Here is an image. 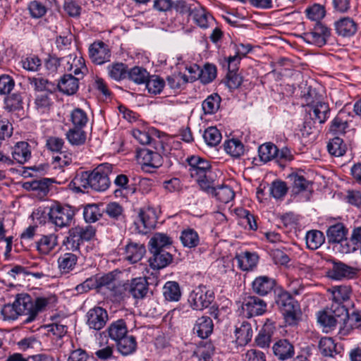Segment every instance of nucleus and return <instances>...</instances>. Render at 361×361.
Here are the masks:
<instances>
[{
    "mask_svg": "<svg viewBox=\"0 0 361 361\" xmlns=\"http://www.w3.org/2000/svg\"><path fill=\"white\" fill-rule=\"evenodd\" d=\"M188 171L200 185L202 190L208 189L211 182L207 178V173L210 171L211 165L205 159L199 156H191L187 158Z\"/></svg>",
    "mask_w": 361,
    "mask_h": 361,
    "instance_id": "1",
    "label": "nucleus"
},
{
    "mask_svg": "<svg viewBox=\"0 0 361 361\" xmlns=\"http://www.w3.org/2000/svg\"><path fill=\"white\" fill-rule=\"evenodd\" d=\"M276 303L280 307L286 324L296 325L301 316L299 304L287 292H282L279 295Z\"/></svg>",
    "mask_w": 361,
    "mask_h": 361,
    "instance_id": "2",
    "label": "nucleus"
},
{
    "mask_svg": "<svg viewBox=\"0 0 361 361\" xmlns=\"http://www.w3.org/2000/svg\"><path fill=\"white\" fill-rule=\"evenodd\" d=\"M95 233V228L90 225L75 226L68 231L66 245L68 250L72 251L79 250L80 245L84 241L92 239Z\"/></svg>",
    "mask_w": 361,
    "mask_h": 361,
    "instance_id": "3",
    "label": "nucleus"
},
{
    "mask_svg": "<svg viewBox=\"0 0 361 361\" xmlns=\"http://www.w3.org/2000/svg\"><path fill=\"white\" fill-rule=\"evenodd\" d=\"M74 216L75 211L71 207L59 203L53 204L48 212L49 221L59 228L69 226Z\"/></svg>",
    "mask_w": 361,
    "mask_h": 361,
    "instance_id": "4",
    "label": "nucleus"
},
{
    "mask_svg": "<svg viewBox=\"0 0 361 361\" xmlns=\"http://www.w3.org/2000/svg\"><path fill=\"white\" fill-rule=\"evenodd\" d=\"M113 166L109 163L99 165L90 173V188L96 191H105L110 185L109 175Z\"/></svg>",
    "mask_w": 361,
    "mask_h": 361,
    "instance_id": "5",
    "label": "nucleus"
},
{
    "mask_svg": "<svg viewBox=\"0 0 361 361\" xmlns=\"http://www.w3.org/2000/svg\"><path fill=\"white\" fill-rule=\"evenodd\" d=\"M214 300L213 290L205 286H199L190 293L188 302L193 310H202L207 308Z\"/></svg>",
    "mask_w": 361,
    "mask_h": 361,
    "instance_id": "6",
    "label": "nucleus"
},
{
    "mask_svg": "<svg viewBox=\"0 0 361 361\" xmlns=\"http://www.w3.org/2000/svg\"><path fill=\"white\" fill-rule=\"evenodd\" d=\"M245 49V51H238L234 56H229L228 59L229 73L227 75L226 85L229 89H237L242 83V78L237 75L235 71L238 69V64L241 59V56H245L252 50V47H243Z\"/></svg>",
    "mask_w": 361,
    "mask_h": 361,
    "instance_id": "7",
    "label": "nucleus"
},
{
    "mask_svg": "<svg viewBox=\"0 0 361 361\" xmlns=\"http://www.w3.org/2000/svg\"><path fill=\"white\" fill-rule=\"evenodd\" d=\"M241 307L247 317H252L264 314L267 311V304L262 298L255 295H248L244 298Z\"/></svg>",
    "mask_w": 361,
    "mask_h": 361,
    "instance_id": "8",
    "label": "nucleus"
},
{
    "mask_svg": "<svg viewBox=\"0 0 361 361\" xmlns=\"http://www.w3.org/2000/svg\"><path fill=\"white\" fill-rule=\"evenodd\" d=\"M157 221L155 210L151 207H146L140 209L135 224L139 233H146L155 227Z\"/></svg>",
    "mask_w": 361,
    "mask_h": 361,
    "instance_id": "9",
    "label": "nucleus"
},
{
    "mask_svg": "<svg viewBox=\"0 0 361 361\" xmlns=\"http://www.w3.org/2000/svg\"><path fill=\"white\" fill-rule=\"evenodd\" d=\"M86 319L87 325L90 329L99 331L108 321V313L101 307H94L87 312Z\"/></svg>",
    "mask_w": 361,
    "mask_h": 361,
    "instance_id": "10",
    "label": "nucleus"
},
{
    "mask_svg": "<svg viewBox=\"0 0 361 361\" xmlns=\"http://www.w3.org/2000/svg\"><path fill=\"white\" fill-rule=\"evenodd\" d=\"M127 286L128 297L132 296L135 299H143L149 292V283L144 277L127 281Z\"/></svg>",
    "mask_w": 361,
    "mask_h": 361,
    "instance_id": "11",
    "label": "nucleus"
},
{
    "mask_svg": "<svg viewBox=\"0 0 361 361\" xmlns=\"http://www.w3.org/2000/svg\"><path fill=\"white\" fill-rule=\"evenodd\" d=\"M11 158L13 163L25 164L32 158V149L30 144L25 141L17 142L11 149Z\"/></svg>",
    "mask_w": 361,
    "mask_h": 361,
    "instance_id": "12",
    "label": "nucleus"
},
{
    "mask_svg": "<svg viewBox=\"0 0 361 361\" xmlns=\"http://www.w3.org/2000/svg\"><path fill=\"white\" fill-rule=\"evenodd\" d=\"M358 269L348 266L341 262H334L332 267L328 271V276L336 280L353 278L357 273Z\"/></svg>",
    "mask_w": 361,
    "mask_h": 361,
    "instance_id": "13",
    "label": "nucleus"
},
{
    "mask_svg": "<svg viewBox=\"0 0 361 361\" xmlns=\"http://www.w3.org/2000/svg\"><path fill=\"white\" fill-rule=\"evenodd\" d=\"M157 145L160 147L158 144ZM164 151L163 145L162 147H159V150H156V152L148 149H143L139 152L138 157L141 159L142 165L156 169L161 166L162 159L160 154L164 152Z\"/></svg>",
    "mask_w": 361,
    "mask_h": 361,
    "instance_id": "14",
    "label": "nucleus"
},
{
    "mask_svg": "<svg viewBox=\"0 0 361 361\" xmlns=\"http://www.w3.org/2000/svg\"><path fill=\"white\" fill-rule=\"evenodd\" d=\"M276 286V281L267 276H259L252 283V291L260 296L267 295Z\"/></svg>",
    "mask_w": 361,
    "mask_h": 361,
    "instance_id": "15",
    "label": "nucleus"
},
{
    "mask_svg": "<svg viewBox=\"0 0 361 361\" xmlns=\"http://www.w3.org/2000/svg\"><path fill=\"white\" fill-rule=\"evenodd\" d=\"M15 302L20 315L27 316V318L25 319L26 322H30L34 320V317H32L33 300L29 295L25 293L17 295Z\"/></svg>",
    "mask_w": 361,
    "mask_h": 361,
    "instance_id": "16",
    "label": "nucleus"
},
{
    "mask_svg": "<svg viewBox=\"0 0 361 361\" xmlns=\"http://www.w3.org/2000/svg\"><path fill=\"white\" fill-rule=\"evenodd\" d=\"M156 133L154 129L149 130L133 129L132 130V135L133 137L141 145H149L152 146L155 150H159V147H162V142L159 138H154L152 137V133Z\"/></svg>",
    "mask_w": 361,
    "mask_h": 361,
    "instance_id": "17",
    "label": "nucleus"
},
{
    "mask_svg": "<svg viewBox=\"0 0 361 361\" xmlns=\"http://www.w3.org/2000/svg\"><path fill=\"white\" fill-rule=\"evenodd\" d=\"M272 350L274 355L281 361L287 360L293 357L294 346L286 339H281L276 342Z\"/></svg>",
    "mask_w": 361,
    "mask_h": 361,
    "instance_id": "18",
    "label": "nucleus"
},
{
    "mask_svg": "<svg viewBox=\"0 0 361 361\" xmlns=\"http://www.w3.org/2000/svg\"><path fill=\"white\" fill-rule=\"evenodd\" d=\"M149 251L152 256L149 258V262L154 269H163L172 262V255L164 250H149Z\"/></svg>",
    "mask_w": 361,
    "mask_h": 361,
    "instance_id": "19",
    "label": "nucleus"
},
{
    "mask_svg": "<svg viewBox=\"0 0 361 361\" xmlns=\"http://www.w3.org/2000/svg\"><path fill=\"white\" fill-rule=\"evenodd\" d=\"M78 257L72 252L61 254L57 259L58 269L61 275H67L73 271L77 264Z\"/></svg>",
    "mask_w": 361,
    "mask_h": 361,
    "instance_id": "20",
    "label": "nucleus"
},
{
    "mask_svg": "<svg viewBox=\"0 0 361 361\" xmlns=\"http://www.w3.org/2000/svg\"><path fill=\"white\" fill-rule=\"evenodd\" d=\"M326 233L329 243L336 244L346 238L348 233V229L343 223L337 222L330 225L328 227Z\"/></svg>",
    "mask_w": 361,
    "mask_h": 361,
    "instance_id": "21",
    "label": "nucleus"
},
{
    "mask_svg": "<svg viewBox=\"0 0 361 361\" xmlns=\"http://www.w3.org/2000/svg\"><path fill=\"white\" fill-rule=\"evenodd\" d=\"M195 10L190 15L197 25L205 29L215 23L214 18L200 4H195Z\"/></svg>",
    "mask_w": 361,
    "mask_h": 361,
    "instance_id": "22",
    "label": "nucleus"
},
{
    "mask_svg": "<svg viewBox=\"0 0 361 361\" xmlns=\"http://www.w3.org/2000/svg\"><path fill=\"white\" fill-rule=\"evenodd\" d=\"M203 190L214 195L219 201L225 204L231 201L235 197V192L230 186L222 185L214 188L212 182L209 184V188Z\"/></svg>",
    "mask_w": 361,
    "mask_h": 361,
    "instance_id": "23",
    "label": "nucleus"
},
{
    "mask_svg": "<svg viewBox=\"0 0 361 361\" xmlns=\"http://www.w3.org/2000/svg\"><path fill=\"white\" fill-rule=\"evenodd\" d=\"M334 25L336 33L344 37L354 35L357 30V24L349 17L341 18L335 22Z\"/></svg>",
    "mask_w": 361,
    "mask_h": 361,
    "instance_id": "24",
    "label": "nucleus"
},
{
    "mask_svg": "<svg viewBox=\"0 0 361 361\" xmlns=\"http://www.w3.org/2000/svg\"><path fill=\"white\" fill-rule=\"evenodd\" d=\"M51 183V179L44 178L25 182L22 187L27 191L35 192L38 196H44L49 192V188Z\"/></svg>",
    "mask_w": 361,
    "mask_h": 361,
    "instance_id": "25",
    "label": "nucleus"
},
{
    "mask_svg": "<svg viewBox=\"0 0 361 361\" xmlns=\"http://www.w3.org/2000/svg\"><path fill=\"white\" fill-rule=\"evenodd\" d=\"M253 331L251 324L247 322H242L236 326L235 330V341L238 345H247L252 339Z\"/></svg>",
    "mask_w": 361,
    "mask_h": 361,
    "instance_id": "26",
    "label": "nucleus"
},
{
    "mask_svg": "<svg viewBox=\"0 0 361 361\" xmlns=\"http://www.w3.org/2000/svg\"><path fill=\"white\" fill-rule=\"evenodd\" d=\"M80 77L73 76L71 74H66L58 83L59 90L68 95L74 94L79 87Z\"/></svg>",
    "mask_w": 361,
    "mask_h": 361,
    "instance_id": "27",
    "label": "nucleus"
},
{
    "mask_svg": "<svg viewBox=\"0 0 361 361\" xmlns=\"http://www.w3.org/2000/svg\"><path fill=\"white\" fill-rule=\"evenodd\" d=\"M235 259L238 267L243 271L252 270L258 262V256L255 252L248 251L237 254Z\"/></svg>",
    "mask_w": 361,
    "mask_h": 361,
    "instance_id": "28",
    "label": "nucleus"
},
{
    "mask_svg": "<svg viewBox=\"0 0 361 361\" xmlns=\"http://www.w3.org/2000/svg\"><path fill=\"white\" fill-rule=\"evenodd\" d=\"M350 113L346 109L341 110L331 121L330 131L334 134L344 133L348 127Z\"/></svg>",
    "mask_w": 361,
    "mask_h": 361,
    "instance_id": "29",
    "label": "nucleus"
},
{
    "mask_svg": "<svg viewBox=\"0 0 361 361\" xmlns=\"http://www.w3.org/2000/svg\"><path fill=\"white\" fill-rule=\"evenodd\" d=\"M310 35L316 43H323L324 44L327 43L334 44V42L331 41L330 28L321 22L316 23Z\"/></svg>",
    "mask_w": 361,
    "mask_h": 361,
    "instance_id": "30",
    "label": "nucleus"
},
{
    "mask_svg": "<svg viewBox=\"0 0 361 361\" xmlns=\"http://www.w3.org/2000/svg\"><path fill=\"white\" fill-rule=\"evenodd\" d=\"M146 250L143 245L130 243L126 246L125 257L131 264L137 263L143 257Z\"/></svg>",
    "mask_w": 361,
    "mask_h": 361,
    "instance_id": "31",
    "label": "nucleus"
},
{
    "mask_svg": "<svg viewBox=\"0 0 361 361\" xmlns=\"http://www.w3.org/2000/svg\"><path fill=\"white\" fill-rule=\"evenodd\" d=\"M57 245V237L54 234L42 235L36 242V248L40 255H49Z\"/></svg>",
    "mask_w": 361,
    "mask_h": 361,
    "instance_id": "32",
    "label": "nucleus"
},
{
    "mask_svg": "<svg viewBox=\"0 0 361 361\" xmlns=\"http://www.w3.org/2000/svg\"><path fill=\"white\" fill-rule=\"evenodd\" d=\"M213 327L212 319L209 317L203 316L197 319L193 330L199 337L206 338L212 334Z\"/></svg>",
    "mask_w": 361,
    "mask_h": 361,
    "instance_id": "33",
    "label": "nucleus"
},
{
    "mask_svg": "<svg viewBox=\"0 0 361 361\" xmlns=\"http://www.w3.org/2000/svg\"><path fill=\"white\" fill-rule=\"evenodd\" d=\"M109 337L115 342L128 334L126 323L123 319H118L110 324L107 328Z\"/></svg>",
    "mask_w": 361,
    "mask_h": 361,
    "instance_id": "34",
    "label": "nucleus"
},
{
    "mask_svg": "<svg viewBox=\"0 0 361 361\" xmlns=\"http://www.w3.org/2000/svg\"><path fill=\"white\" fill-rule=\"evenodd\" d=\"M89 54L93 63L101 65L110 60L111 51L108 47H90Z\"/></svg>",
    "mask_w": 361,
    "mask_h": 361,
    "instance_id": "35",
    "label": "nucleus"
},
{
    "mask_svg": "<svg viewBox=\"0 0 361 361\" xmlns=\"http://www.w3.org/2000/svg\"><path fill=\"white\" fill-rule=\"evenodd\" d=\"M118 350L124 355H128L136 350L137 342L132 335L127 334L116 341Z\"/></svg>",
    "mask_w": 361,
    "mask_h": 361,
    "instance_id": "36",
    "label": "nucleus"
},
{
    "mask_svg": "<svg viewBox=\"0 0 361 361\" xmlns=\"http://www.w3.org/2000/svg\"><path fill=\"white\" fill-rule=\"evenodd\" d=\"M163 295L168 301H178L181 297L179 284L176 281H167L163 287Z\"/></svg>",
    "mask_w": 361,
    "mask_h": 361,
    "instance_id": "37",
    "label": "nucleus"
},
{
    "mask_svg": "<svg viewBox=\"0 0 361 361\" xmlns=\"http://www.w3.org/2000/svg\"><path fill=\"white\" fill-rule=\"evenodd\" d=\"M317 322L323 331L328 333L335 329L337 319L331 311H322L317 314Z\"/></svg>",
    "mask_w": 361,
    "mask_h": 361,
    "instance_id": "38",
    "label": "nucleus"
},
{
    "mask_svg": "<svg viewBox=\"0 0 361 361\" xmlns=\"http://www.w3.org/2000/svg\"><path fill=\"white\" fill-rule=\"evenodd\" d=\"M312 116L314 121L319 123H324L329 117L330 109L328 104L323 102H318L312 105Z\"/></svg>",
    "mask_w": 361,
    "mask_h": 361,
    "instance_id": "39",
    "label": "nucleus"
},
{
    "mask_svg": "<svg viewBox=\"0 0 361 361\" xmlns=\"http://www.w3.org/2000/svg\"><path fill=\"white\" fill-rule=\"evenodd\" d=\"M221 102V98L218 94L213 93L209 95L202 104L204 114L212 115L217 112L220 108Z\"/></svg>",
    "mask_w": 361,
    "mask_h": 361,
    "instance_id": "40",
    "label": "nucleus"
},
{
    "mask_svg": "<svg viewBox=\"0 0 361 361\" xmlns=\"http://www.w3.org/2000/svg\"><path fill=\"white\" fill-rule=\"evenodd\" d=\"M73 190L76 192H84L85 190L90 188V171L78 173L71 181Z\"/></svg>",
    "mask_w": 361,
    "mask_h": 361,
    "instance_id": "41",
    "label": "nucleus"
},
{
    "mask_svg": "<svg viewBox=\"0 0 361 361\" xmlns=\"http://www.w3.org/2000/svg\"><path fill=\"white\" fill-rule=\"evenodd\" d=\"M305 240L307 248L314 250L322 246L325 241V237L322 231L311 230L307 232Z\"/></svg>",
    "mask_w": 361,
    "mask_h": 361,
    "instance_id": "42",
    "label": "nucleus"
},
{
    "mask_svg": "<svg viewBox=\"0 0 361 361\" xmlns=\"http://www.w3.org/2000/svg\"><path fill=\"white\" fill-rule=\"evenodd\" d=\"M68 142L75 146H80L85 143L87 135L82 128H71L66 133Z\"/></svg>",
    "mask_w": 361,
    "mask_h": 361,
    "instance_id": "43",
    "label": "nucleus"
},
{
    "mask_svg": "<svg viewBox=\"0 0 361 361\" xmlns=\"http://www.w3.org/2000/svg\"><path fill=\"white\" fill-rule=\"evenodd\" d=\"M104 213L113 220L123 221L125 219L124 209L116 202L108 203L104 209Z\"/></svg>",
    "mask_w": 361,
    "mask_h": 361,
    "instance_id": "44",
    "label": "nucleus"
},
{
    "mask_svg": "<svg viewBox=\"0 0 361 361\" xmlns=\"http://www.w3.org/2000/svg\"><path fill=\"white\" fill-rule=\"evenodd\" d=\"M171 237L164 233H156L149 240V250H163L164 247L171 245Z\"/></svg>",
    "mask_w": 361,
    "mask_h": 361,
    "instance_id": "45",
    "label": "nucleus"
},
{
    "mask_svg": "<svg viewBox=\"0 0 361 361\" xmlns=\"http://www.w3.org/2000/svg\"><path fill=\"white\" fill-rule=\"evenodd\" d=\"M72 58L73 55L71 54L64 57H59L54 53L49 54L48 58L45 60V67L50 73H56L60 66L61 61H66L67 63H69Z\"/></svg>",
    "mask_w": 361,
    "mask_h": 361,
    "instance_id": "46",
    "label": "nucleus"
},
{
    "mask_svg": "<svg viewBox=\"0 0 361 361\" xmlns=\"http://www.w3.org/2000/svg\"><path fill=\"white\" fill-rule=\"evenodd\" d=\"M149 73L140 66H135L128 71L127 78L133 82L140 85L146 82L149 79Z\"/></svg>",
    "mask_w": 361,
    "mask_h": 361,
    "instance_id": "47",
    "label": "nucleus"
},
{
    "mask_svg": "<svg viewBox=\"0 0 361 361\" xmlns=\"http://www.w3.org/2000/svg\"><path fill=\"white\" fill-rule=\"evenodd\" d=\"M327 149L330 154L338 157L345 154L347 146L341 138L336 137L329 142Z\"/></svg>",
    "mask_w": 361,
    "mask_h": 361,
    "instance_id": "48",
    "label": "nucleus"
},
{
    "mask_svg": "<svg viewBox=\"0 0 361 361\" xmlns=\"http://www.w3.org/2000/svg\"><path fill=\"white\" fill-rule=\"evenodd\" d=\"M277 152V147L270 142L262 145L258 149L259 157L264 163L275 159Z\"/></svg>",
    "mask_w": 361,
    "mask_h": 361,
    "instance_id": "49",
    "label": "nucleus"
},
{
    "mask_svg": "<svg viewBox=\"0 0 361 361\" xmlns=\"http://www.w3.org/2000/svg\"><path fill=\"white\" fill-rule=\"evenodd\" d=\"M226 152L233 157H240L244 154V145L237 139H231L224 142Z\"/></svg>",
    "mask_w": 361,
    "mask_h": 361,
    "instance_id": "50",
    "label": "nucleus"
},
{
    "mask_svg": "<svg viewBox=\"0 0 361 361\" xmlns=\"http://www.w3.org/2000/svg\"><path fill=\"white\" fill-rule=\"evenodd\" d=\"M319 348L324 356L333 357L338 353L337 345L334 341L329 337L322 338L319 343Z\"/></svg>",
    "mask_w": 361,
    "mask_h": 361,
    "instance_id": "51",
    "label": "nucleus"
},
{
    "mask_svg": "<svg viewBox=\"0 0 361 361\" xmlns=\"http://www.w3.org/2000/svg\"><path fill=\"white\" fill-rule=\"evenodd\" d=\"M180 239L183 246L189 248L197 246L200 241L197 233L191 228L183 231Z\"/></svg>",
    "mask_w": 361,
    "mask_h": 361,
    "instance_id": "52",
    "label": "nucleus"
},
{
    "mask_svg": "<svg viewBox=\"0 0 361 361\" xmlns=\"http://www.w3.org/2000/svg\"><path fill=\"white\" fill-rule=\"evenodd\" d=\"M288 178L292 182L293 191L294 193L298 194L309 190L310 183L303 176L298 173H292Z\"/></svg>",
    "mask_w": 361,
    "mask_h": 361,
    "instance_id": "53",
    "label": "nucleus"
},
{
    "mask_svg": "<svg viewBox=\"0 0 361 361\" xmlns=\"http://www.w3.org/2000/svg\"><path fill=\"white\" fill-rule=\"evenodd\" d=\"M89 121L88 116L85 111L77 108L71 114V121L73 128H84Z\"/></svg>",
    "mask_w": 361,
    "mask_h": 361,
    "instance_id": "54",
    "label": "nucleus"
},
{
    "mask_svg": "<svg viewBox=\"0 0 361 361\" xmlns=\"http://www.w3.org/2000/svg\"><path fill=\"white\" fill-rule=\"evenodd\" d=\"M128 71L127 66L122 63H115L108 67L109 75L116 81L126 78Z\"/></svg>",
    "mask_w": 361,
    "mask_h": 361,
    "instance_id": "55",
    "label": "nucleus"
},
{
    "mask_svg": "<svg viewBox=\"0 0 361 361\" xmlns=\"http://www.w3.org/2000/svg\"><path fill=\"white\" fill-rule=\"evenodd\" d=\"M305 13L311 20L320 23V20L325 16L326 10L324 6L314 4L312 6L307 7L305 9Z\"/></svg>",
    "mask_w": 361,
    "mask_h": 361,
    "instance_id": "56",
    "label": "nucleus"
},
{
    "mask_svg": "<svg viewBox=\"0 0 361 361\" xmlns=\"http://www.w3.org/2000/svg\"><path fill=\"white\" fill-rule=\"evenodd\" d=\"M145 84L149 93L157 94L161 92L165 85V82L161 78L157 75H152L149 76V79H147Z\"/></svg>",
    "mask_w": 361,
    "mask_h": 361,
    "instance_id": "57",
    "label": "nucleus"
},
{
    "mask_svg": "<svg viewBox=\"0 0 361 361\" xmlns=\"http://www.w3.org/2000/svg\"><path fill=\"white\" fill-rule=\"evenodd\" d=\"M203 138L209 146H216L221 140V134L216 127L207 128L203 134Z\"/></svg>",
    "mask_w": 361,
    "mask_h": 361,
    "instance_id": "58",
    "label": "nucleus"
},
{
    "mask_svg": "<svg viewBox=\"0 0 361 361\" xmlns=\"http://www.w3.org/2000/svg\"><path fill=\"white\" fill-rule=\"evenodd\" d=\"M351 289L347 286H334L332 288V298L337 303H342L350 298Z\"/></svg>",
    "mask_w": 361,
    "mask_h": 361,
    "instance_id": "59",
    "label": "nucleus"
},
{
    "mask_svg": "<svg viewBox=\"0 0 361 361\" xmlns=\"http://www.w3.org/2000/svg\"><path fill=\"white\" fill-rule=\"evenodd\" d=\"M83 216L86 222L94 223L102 217V212L97 204H88L84 208Z\"/></svg>",
    "mask_w": 361,
    "mask_h": 361,
    "instance_id": "60",
    "label": "nucleus"
},
{
    "mask_svg": "<svg viewBox=\"0 0 361 361\" xmlns=\"http://www.w3.org/2000/svg\"><path fill=\"white\" fill-rule=\"evenodd\" d=\"M216 77V68L212 64H205L203 68H200L199 80L203 84H208Z\"/></svg>",
    "mask_w": 361,
    "mask_h": 361,
    "instance_id": "61",
    "label": "nucleus"
},
{
    "mask_svg": "<svg viewBox=\"0 0 361 361\" xmlns=\"http://www.w3.org/2000/svg\"><path fill=\"white\" fill-rule=\"evenodd\" d=\"M269 192L271 195L278 200L283 198L288 192L286 183L282 180H274L271 183Z\"/></svg>",
    "mask_w": 361,
    "mask_h": 361,
    "instance_id": "62",
    "label": "nucleus"
},
{
    "mask_svg": "<svg viewBox=\"0 0 361 361\" xmlns=\"http://www.w3.org/2000/svg\"><path fill=\"white\" fill-rule=\"evenodd\" d=\"M195 4H199L193 0H178L173 2V8L180 13H188L190 16L195 10Z\"/></svg>",
    "mask_w": 361,
    "mask_h": 361,
    "instance_id": "63",
    "label": "nucleus"
},
{
    "mask_svg": "<svg viewBox=\"0 0 361 361\" xmlns=\"http://www.w3.org/2000/svg\"><path fill=\"white\" fill-rule=\"evenodd\" d=\"M27 9L33 18H42L47 11L46 6L37 0L31 1L27 5Z\"/></svg>",
    "mask_w": 361,
    "mask_h": 361,
    "instance_id": "64",
    "label": "nucleus"
}]
</instances>
